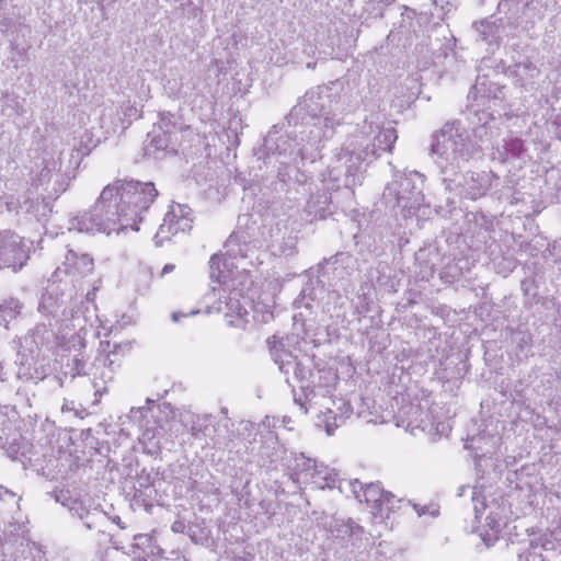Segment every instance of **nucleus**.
Instances as JSON below:
<instances>
[{
	"label": "nucleus",
	"mask_w": 561,
	"mask_h": 561,
	"mask_svg": "<svg viewBox=\"0 0 561 561\" xmlns=\"http://www.w3.org/2000/svg\"><path fill=\"white\" fill-rule=\"evenodd\" d=\"M316 379V376H313ZM318 381L313 380V387H301V394H295V402L304 413H312L318 420V425L323 426L327 434L331 435L352 413V407L343 398H334L332 389L337 376L333 371L318 373Z\"/></svg>",
	"instance_id": "obj_1"
},
{
	"label": "nucleus",
	"mask_w": 561,
	"mask_h": 561,
	"mask_svg": "<svg viewBox=\"0 0 561 561\" xmlns=\"http://www.w3.org/2000/svg\"><path fill=\"white\" fill-rule=\"evenodd\" d=\"M115 187H104L94 206L81 216L70 220V230L85 233H125L129 230L138 231L135 226L136 214L127 213L121 207L116 198Z\"/></svg>",
	"instance_id": "obj_2"
},
{
	"label": "nucleus",
	"mask_w": 561,
	"mask_h": 561,
	"mask_svg": "<svg viewBox=\"0 0 561 561\" xmlns=\"http://www.w3.org/2000/svg\"><path fill=\"white\" fill-rule=\"evenodd\" d=\"M106 187H115L117 202L127 213L136 214L135 226L139 227L141 215L153 203L157 190L152 183L119 181Z\"/></svg>",
	"instance_id": "obj_3"
},
{
	"label": "nucleus",
	"mask_w": 561,
	"mask_h": 561,
	"mask_svg": "<svg viewBox=\"0 0 561 561\" xmlns=\"http://www.w3.org/2000/svg\"><path fill=\"white\" fill-rule=\"evenodd\" d=\"M435 163L443 170L460 168L469 159V149L462 137L451 128L443 129L432 145Z\"/></svg>",
	"instance_id": "obj_4"
},
{
	"label": "nucleus",
	"mask_w": 561,
	"mask_h": 561,
	"mask_svg": "<svg viewBox=\"0 0 561 561\" xmlns=\"http://www.w3.org/2000/svg\"><path fill=\"white\" fill-rule=\"evenodd\" d=\"M473 501L474 517L478 523L476 531L485 546H492L499 539V535L506 524L507 508L495 501L485 503L479 497H473Z\"/></svg>",
	"instance_id": "obj_5"
},
{
	"label": "nucleus",
	"mask_w": 561,
	"mask_h": 561,
	"mask_svg": "<svg viewBox=\"0 0 561 561\" xmlns=\"http://www.w3.org/2000/svg\"><path fill=\"white\" fill-rule=\"evenodd\" d=\"M295 474L299 483H310L318 489L333 488L337 480V472L334 469L310 458L296 460Z\"/></svg>",
	"instance_id": "obj_6"
},
{
	"label": "nucleus",
	"mask_w": 561,
	"mask_h": 561,
	"mask_svg": "<svg viewBox=\"0 0 561 561\" xmlns=\"http://www.w3.org/2000/svg\"><path fill=\"white\" fill-rule=\"evenodd\" d=\"M28 255L24 241L10 230L0 231V268H21Z\"/></svg>",
	"instance_id": "obj_7"
},
{
	"label": "nucleus",
	"mask_w": 561,
	"mask_h": 561,
	"mask_svg": "<svg viewBox=\"0 0 561 561\" xmlns=\"http://www.w3.org/2000/svg\"><path fill=\"white\" fill-rule=\"evenodd\" d=\"M192 222L193 214L188 206L182 204L172 205L165 214L156 238L164 241L179 232L188 231L192 228Z\"/></svg>",
	"instance_id": "obj_8"
},
{
	"label": "nucleus",
	"mask_w": 561,
	"mask_h": 561,
	"mask_svg": "<svg viewBox=\"0 0 561 561\" xmlns=\"http://www.w3.org/2000/svg\"><path fill=\"white\" fill-rule=\"evenodd\" d=\"M430 414L420 402L403 403L397 414V426L416 436L426 431Z\"/></svg>",
	"instance_id": "obj_9"
},
{
	"label": "nucleus",
	"mask_w": 561,
	"mask_h": 561,
	"mask_svg": "<svg viewBox=\"0 0 561 561\" xmlns=\"http://www.w3.org/2000/svg\"><path fill=\"white\" fill-rule=\"evenodd\" d=\"M248 300L238 290H231L219 311L224 313L228 325L243 329L249 322V311L247 309Z\"/></svg>",
	"instance_id": "obj_10"
},
{
	"label": "nucleus",
	"mask_w": 561,
	"mask_h": 561,
	"mask_svg": "<svg viewBox=\"0 0 561 561\" xmlns=\"http://www.w3.org/2000/svg\"><path fill=\"white\" fill-rule=\"evenodd\" d=\"M357 499L365 502L374 515L382 517L390 510L389 504L392 496L386 493L380 485L371 483L362 490V494H357Z\"/></svg>",
	"instance_id": "obj_11"
},
{
	"label": "nucleus",
	"mask_w": 561,
	"mask_h": 561,
	"mask_svg": "<svg viewBox=\"0 0 561 561\" xmlns=\"http://www.w3.org/2000/svg\"><path fill=\"white\" fill-rule=\"evenodd\" d=\"M237 265L230 256L225 254H215L210 259L209 275L213 282L220 285H228L233 280V270Z\"/></svg>",
	"instance_id": "obj_12"
},
{
	"label": "nucleus",
	"mask_w": 561,
	"mask_h": 561,
	"mask_svg": "<svg viewBox=\"0 0 561 561\" xmlns=\"http://www.w3.org/2000/svg\"><path fill=\"white\" fill-rule=\"evenodd\" d=\"M397 139L394 129L386 128L378 133L375 137L373 149L364 152V161H371L377 158L381 152L390 151Z\"/></svg>",
	"instance_id": "obj_13"
},
{
	"label": "nucleus",
	"mask_w": 561,
	"mask_h": 561,
	"mask_svg": "<svg viewBox=\"0 0 561 561\" xmlns=\"http://www.w3.org/2000/svg\"><path fill=\"white\" fill-rule=\"evenodd\" d=\"M275 307L274 297L271 295H264L261 301L255 302L252 306L253 319L256 322L267 323L273 319V309Z\"/></svg>",
	"instance_id": "obj_14"
},
{
	"label": "nucleus",
	"mask_w": 561,
	"mask_h": 561,
	"mask_svg": "<svg viewBox=\"0 0 561 561\" xmlns=\"http://www.w3.org/2000/svg\"><path fill=\"white\" fill-rule=\"evenodd\" d=\"M135 542L133 545V556L137 561H147L148 552H153L152 539L149 535H137L134 538Z\"/></svg>",
	"instance_id": "obj_15"
},
{
	"label": "nucleus",
	"mask_w": 561,
	"mask_h": 561,
	"mask_svg": "<svg viewBox=\"0 0 561 561\" xmlns=\"http://www.w3.org/2000/svg\"><path fill=\"white\" fill-rule=\"evenodd\" d=\"M66 263L81 273H90L93 266V261L89 255H78L73 251H69L66 255Z\"/></svg>",
	"instance_id": "obj_16"
},
{
	"label": "nucleus",
	"mask_w": 561,
	"mask_h": 561,
	"mask_svg": "<svg viewBox=\"0 0 561 561\" xmlns=\"http://www.w3.org/2000/svg\"><path fill=\"white\" fill-rule=\"evenodd\" d=\"M169 148V138L165 134H160L159 130H153L151 134L150 144L147 146V152L149 154L159 158V151H165Z\"/></svg>",
	"instance_id": "obj_17"
},
{
	"label": "nucleus",
	"mask_w": 561,
	"mask_h": 561,
	"mask_svg": "<svg viewBox=\"0 0 561 561\" xmlns=\"http://www.w3.org/2000/svg\"><path fill=\"white\" fill-rule=\"evenodd\" d=\"M450 431L451 425L448 421L437 422L436 424H432L427 421L426 431L424 433L427 434L432 440H437L442 437L448 436Z\"/></svg>",
	"instance_id": "obj_18"
},
{
	"label": "nucleus",
	"mask_w": 561,
	"mask_h": 561,
	"mask_svg": "<svg viewBox=\"0 0 561 561\" xmlns=\"http://www.w3.org/2000/svg\"><path fill=\"white\" fill-rule=\"evenodd\" d=\"M21 306L18 300L10 299L0 306V317L3 321L15 318L20 312Z\"/></svg>",
	"instance_id": "obj_19"
},
{
	"label": "nucleus",
	"mask_w": 561,
	"mask_h": 561,
	"mask_svg": "<svg viewBox=\"0 0 561 561\" xmlns=\"http://www.w3.org/2000/svg\"><path fill=\"white\" fill-rule=\"evenodd\" d=\"M122 111L126 118V122H122V128H126L131 123V121L141 117V111L129 102L122 107Z\"/></svg>",
	"instance_id": "obj_20"
},
{
	"label": "nucleus",
	"mask_w": 561,
	"mask_h": 561,
	"mask_svg": "<svg viewBox=\"0 0 561 561\" xmlns=\"http://www.w3.org/2000/svg\"><path fill=\"white\" fill-rule=\"evenodd\" d=\"M201 311L198 309H192L190 312L185 313L182 311H175L172 313L171 318L174 322H180L183 318L195 316L199 313Z\"/></svg>",
	"instance_id": "obj_21"
},
{
	"label": "nucleus",
	"mask_w": 561,
	"mask_h": 561,
	"mask_svg": "<svg viewBox=\"0 0 561 561\" xmlns=\"http://www.w3.org/2000/svg\"><path fill=\"white\" fill-rule=\"evenodd\" d=\"M390 417H391V413L388 412L387 415H382L380 419H370L369 422H371L374 424H383V423H387Z\"/></svg>",
	"instance_id": "obj_22"
},
{
	"label": "nucleus",
	"mask_w": 561,
	"mask_h": 561,
	"mask_svg": "<svg viewBox=\"0 0 561 561\" xmlns=\"http://www.w3.org/2000/svg\"><path fill=\"white\" fill-rule=\"evenodd\" d=\"M480 26H481V28H480L481 34L483 35V37H484L485 39H488L490 34L486 32V30H485V28H486V27H489V24H488V23H483V22H482V23L480 24Z\"/></svg>",
	"instance_id": "obj_23"
},
{
	"label": "nucleus",
	"mask_w": 561,
	"mask_h": 561,
	"mask_svg": "<svg viewBox=\"0 0 561 561\" xmlns=\"http://www.w3.org/2000/svg\"><path fill=\"white\" fill-rule=\"evenodd\" d=\"M116 347L122 350V352L129 351L131 348V342L125 343L124 345H117Z\"/></svg>",
	"instance_id": "obj_24"
},
{
	"label": "nucleus",
	"mask_w": 561,
	"mask_h": 561,
	"mask_svg": "<svg viewBox=\"0 0 561 561\" xmlns=\"http://www.w3.org/2000/svg\"><path fill=\"white\" fill-rule=\"evenodd\" d=\"M310 133L313 135V140L314 141H320L321 140V136H320V133H319L318 129L317 130H311Z\"/></svg>",
	"instance_id": "obj_25"
},
{
	"label": "nucleus",
	"mask_w": 561,
	"mask_h": 561,
	"mask_svg": "<svg viewBox=\"0 0 561 561\" xmlns=\"http://www.w3.org/2000/svg\"><path fill=\"white\" fill-rule=\"evenodd\" d=\"M346 533H347V530L342 531V530H340V529H336V535H335V536H336V537H343Z\"/></svg>",
	"instance_id": "obj_26"
},
{
	"label": "nucleus",
	"mask_w": 561,
	"mask_h": 561,
	"mask_svg": "<svg viewBox=\"0 0 561 561\" xmlns=\"http://www.w3.org/2000/svg\"><path fill=\"white\" fill-rule=\"evenodd\" d=\"M181 527H182V525H181V524L175 523V524L173 525V530L179 531Z\"/></svg>",
	"instance_id": "obj_27"
},
{
	"label": "nucleus",
	"mask_w": 561,
	"mask_h": 561,
	"mask_svg": "<svg viewBox=\"0 0 561 561\" xmlns=\"http://www.w3.org/2000/svg\"><path fill=\"white\" fill-rule=\"evenodd\" d=\"M171 270H172V266H170V265H165V266L163 267V273H167V272H169V271H171Z\"/></svg>",
	"instance_id": "obj_28"
},
{
	"label": "nucleus",
	"mask_w": 561,
	"mask_h": 561,
	"mask_svg": "<svg viewBox=\"0 0 561 561\" xmlns=\"http://www.w3.org/2000/svg\"><path fill=\"white\" fill-rule=\"evenodd\" d=\"M144 439L145 438H149V432H145L144 435H142Z\"/></svg>",
	"instance_id": "obj_29"
},
{
	"label": "nucleus",
	"mask_w": 561,
	"mask_h": 561,
	"mask_svg": "<svg viewBox=\"0 0 561 561\" xmlns=\"http://www.w3.org/2000/svg\"><path fill=\"white\" fill-rule=\"evenodd\" d=\"M167 118H168V121H171V117H170V116H163V117H162V122L167 121Z\"/></svg>",
	"instance_id": "obj_30"
},
{
	"label": "nucleus",
	"mask_w": 561,
	"mask_h": 561,
	"mask_svg": "<svg viewBox=\"0 0 561 561\" xmlns=\"http://www.w3.org/2000/svg\"><path fill=\"white\" fill-rule=\"evenodd\" d=\"M1 489H2V488L0 486V490H1Z\"/></svg>",
	"instance_id": "obj_31"
}]
</instances>
